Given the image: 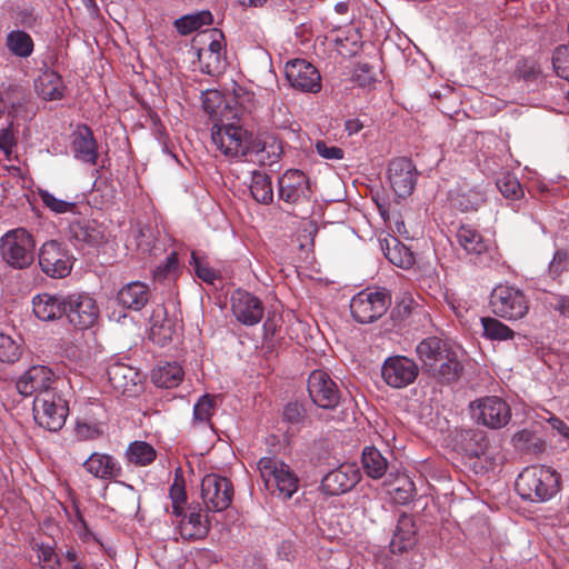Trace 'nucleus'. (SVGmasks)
I'll list each match as a JSON object with an SVG mask.
<instances>
[{
    "label": "nucleus",
    "mask_w": 569,
    "mask_h": 569,
    "mask_svg": "<svg viewBox=\"0 0 569 569\" xmlns=\"http://www.w3.org/2000/svg\"><path fill=\"white\" fill-rule=\"evenodd\" d=\"M460 446L469 457L480 458L487 453L489 439L480 429H468L460 433Z\"/></svg>",
    "instance_id": "33"
},
{
    "label": "nucleus",
    "mask_w": 569,
    "mask_h": 569,
    "mask_svg": "<svg viewBox=\"0 0 569 569\" xmlns=\"http://www.w3.org/2000/svg\"><path fill=\"white\" fill-rule=\"evenodd\" d=\"M249 149L250 160L261 166H272L283 152L282 141L274 136H267L263 140L252 138Z\"/></svg>",
    "instance_id": "23"
},
{
    "label": "nucleus",
    "mask_w": 569,
    "mask_h": 569,
    "mask_svg": "<svg viewBox=\"0 0 569 569\" xmlns=\"http://www.w3.org/2000/svg\"><path fill=\"white\" fill-rule=\"evenodd\" d=\"M6 48L12 56L26 59L33 53L34 42L28 32L17 29L8 32Z\"/></svg>",
    "instance_id": "36"
},
{
    "label": "nucleus",
    "mask_w": 569,
    "mask_h": 569,
    "mask_svg": "<svg viewBox=\"0 0 569 569\" xmlns=\"http://www.w3.org/2000/svg\"><path fill=\"white\" fill-rule=\"evenodd\" d=\"M250 192L253 199L263 204H269L273 200V189L271 178L260 171H253L250 184Z\"/></svg>",
    "instance_id": "41"
},
{
    "label": "nucleus",
    "mask_w": 569,
    "mask_h": 569,
    "mask_svg": "<svg viewBox=\"0 0 569 569\" xmlns=\"http://www.w3.org/2000/svg\"><path fill=\"white\" fill-rule=\"evenodd\" d=\"M82 467L93 477L103 480L114 479L121 475L120 465L112 456L106 453H91Z\"/></svg>",
    "instance_id": "28"
},
{
    "label": "nucleus",
    "mask_w": 569,
    "mask_h": 569,
    "mask_svg": "<svg viewBox=\"0 0 569 569\" xmlns=\"http://www.w3.org/2000/svg\"><path fill=\"white\" fill-rule=\"evenodd\" d=\"M64 295L39 293L32 298V311L41 321L60 319L66 312Z\"/></svg>",
    "instance_id": "27"
},
{
    "label": "nucleus",
    "mask_w": 569,
    "mask_h": 569,
    "mask_svg": "<svg viewBox=\"0 0 569 569\" xmlns=\"http://www.w3.org/2000/svg\"><path fill=\"white\" fill-rule=\"evenodd\" d=\"M477 421L491 429L505 427L511 419L510 406L496 396L485 397L476 402Z\"/></svg>",
    "instance_id": "17"
},
{
    "label": "nucleus",
    "mask_w": 569,
    "mask_h": 569,
    "mask_svg": "<svg viewBox=\"0 0 569 569\" xmlns=\"http://www.w3.org/2000/svg\"><path fill=\"white\" fill-rule=\"evenodd\" d=\"M312 190L310 180L298 169L287 170L278 179V197L291 206H303L310 202Z\"/></svg>",
    "instance_id": "11"
},
{
    "label": "nucleus",
    "mask_w": 569,
    "mask_h": 569,
    "mask_svg": "<svg viewBox=\"0 0 569 569\" xmlns=\"http://www.w3.org/2000/svg\"><path fill=\"white\" fill-rule=\"evenodd\" d=\"M64 307L63 316L74 328L80 330L92 327L99 317V308L96 301L87 295H68Z\"/></svg>",
    "instance_id": "14"
},
{
    "label": "nucleus",
    "mask_w": 569,
    "mask_h": 569,
    "mask_svg": "<svg viewBox=\"0 0 569 569\" xmlns=\"http://www.w3.org/2000/svg\"><path fill=\"white\" fill-rule=\"evenodd\" d=\"M413 482L408 479H405V486L396 488V492L398 495V499L402 502H407L413 497Z\"/></svg>",
    "instance_id": "61"
},
{
    "label": "nucleus",
    "mask_w": 569,
    "mask_h": 569,
    "mask_svg": "<svg viewBox=\"0 0 569 569\" xmlns=\"http://www.w3.org/2000/svg\"><path fill=\"white\" fill-rule=\"evenodd\" d=\"M284 73L290 87L298 91L317 93L321 90L320 72L305 59L287 62Z\"/></svg>",
    "instance_id": "16"
},
{
    "label": "nucleus",
    "mask_w": 569,
    "mask_h": 569,
    "mask_svg": "<svg viewBox=\"0 0 569 569\" xmlns=\"http://www.w3.org/2000/svg\"><path fill=\"white\" fill-rule=\"evenodd\" d=\"M308 392L312 402L322 409H335L339 406L342 396L338 385L322 370L310 373Z\"/></svg>",
    "instance_id": "13"
},
{
    "label": "nucleus",
    "mask_w": 569,
    "mask_h": 569,
    "mask_svg": "<svg viewBox=\"0 0 569 569\" xmlns=\"http://www.w3.org/2000/svg\"><path fill=\"white\" fill-rule=\"evenodd\" d=\"M0 256L2 260L13 269H28L34 262V237L24 228H16L7 231L0 238Z\"/></svg>",
    "instance_id": "3"
},
{
    "label": "nucleus",
    "mask_w": 569,
    "mask_h": 569,
    "mask_svg": "<svg viewBox=\"0 0 569 569\" xmlns=\"http://www.w3.org/2000/svg\"><path fill=\"white\" fill-rule=\"evenodd\" d=\"M53 373L46 366H32L16 382L17 391L23 397H31L44 392H54L51 389Z\"/></svg>",
    "instance_id": "20"
},
{
    "label": "nucleus",
    "mask_w": 569,
    "mask_h": 569,
    "mask_svg": "<svg viewBox=\"0 0 569 569\" xmlns=\"http://www.w3.org/2000/svg\"><path fill=\"white\" fill-rule=\"evenodd\" d=\"M211 140L223 156L240 158L248 157L252 134L233 122H216L211 129Z\"/></svg>",
    "instance_id": "4"
},
{
    "label": "nucleus",
    "mask_w": 569,
    "mask_h": 569,
    "mask_svg": "<svg viewBox=\"0 0 569 569\" xmlns=\"http://www.w3.org/2000/svg\"><path fill=\"white\" fill-rule=\"evenodd\" d=\"M68 239L77 248L98 247L106 241L104 229L96 221L74 220L67 231Z\"/></svg>",
    "instance_id": "22"
},
{
    "label": "nucleus",
    "mask_w": 569,
    "mask_h": 569,
    "mask_svg": "<svg viewBox=\"0 0 569 569\" xmlns=\"http://www.w3.org/2000/svg\"><path fill=\"white\" fill-rule=\"evenodd\" d=\"M512 441L516 448L526 452L542 450L543 443L532 431L523 429L513 435Z\"/></svg>",
    "instance_id": "47"
},
{
    "label": "nucleus",
    "mask_w": 569,
    "mask_h": 569,
    "mask_svg": "<svg viewBox=\"0 0 569 569\" xmlns=\"http://www.w3.org/2000/svg\"><path fill=\"white\" fill-rule=\"evenodd\" d=\"M515 487L522 499L545 502L560 490V475L547 466H530L518 476Z\"/></svg>",
    "instance_id": "2"
},
{
    "label": "nucleus",
    "mask_w": 569,
    "mask_h": 569,
    "mask_svg": "<svg viewBox=\"0 0 569 569\" xmlns=\"http://www.w3.org/2000/svg\"><path fill=\"white\" fill-rule=\"evenodd\" d=\"M306 418V410L302 405L298 402H289L283 409V419L292 425L303 422Z\"/></svg>",
    "instance_id": "57"
},
{
    "label": "nucleus",
    "mask_w": 569,
    "mask_h": 569,
    "mask_svg": "<svg viewBox=\"0 0 569 569\" xmlns=\"http://www.w3.org/2000/svg\"><path fill=\"white\" fill-rule=\"evenodd\" d=\"M388 179L395 193L399 198H406L412 193L416 186V166L406 157L396 158L389 163Z\"/></svg>",
    "instance_id": "18"
},
{
    "label": "nucleus",
    "mask_w": 569,
    "mask_h": 569,
    "mask_svg": "<svg viewBox=\"0 0 569 569\" xmlns=\"http://www.w3.org/2000/svg\"><path fill=\"white\" fill-rule=\"evenodd\" d=\"M34 88L37 93L47 101L62 99L66 90L61 76L50 69H46L38 76Z\"/></svg>",
    "instance_id": "30"
},
{
    "label": "nucleus",
    "mask_w": 569,
    "mask_h": 569,
    "mask_svg": "<svg viewBox=\"0 0 569 569\" xmlns=\"http://www.w3.org/2000/svg\"><path fill=\"white\" fill-rule=\"evenodd\" d=\"M171 522L183 540H200L208 536L210 521L199 505H188L179 516H171Z\"/></svg>",
    "instance_id": "12"
},
{
    "label": "nucleus",
    "mask_w": 569,
    "mask_h": 569,
    "mask_svg": "<svg viewBox=\"0 0 569 569\" xmlns=\"http://www.w3.org/2000/svg\"><path fill=\"white\" fill-rule=\"evenodd\" d=\"M200 62V69L203 73L209 76L220 74L224 69V58L212 54L210 52H197Z\"/></svg>",
    "instance_id": "49"
},
{
    "label": "nucleus",
    "mask_w": 569,
    "mask_h": 569,
    "mask_svg": "<svg viewBox=\"0 0 569 569\" xmlns=\"http://www.w3.org/2000/svg\"><path fill=\"white\" fill-rule=\"evenodd\" d=\"M362 466L369 477L379 479L386 473L388 463L378 449L367 447L362 452Z\"/></svg>",
    "instance_id": "42"
},
{
    "label": "nucleus",
    "mask_w": 569,
    "mask_h": 569,
    "mask_svg": "<svg viewBox=\"0 0 569 569\" xmlns=\"http://www.w3.org/2000/svg\"><path fill=\"white\" fill-rule=\"evenodd\" d=\"M497 188L506 199L519 200L523 197V189L520 182L510 173H506L497 180Z\"/></svg>",
    "instance_id": "48"
},
{
    "label": "nucleus",
    "mask_w": 569,
    "mask_h": 569,
    "mask_svg": "<svg viewBox=\"0 0 569 569\" xmlns=\"http://www.w3.org/2000/svg\"><path fill=\"white\" fill-rule=\"evenodd\" d=\"M416 353L422 368L429 376L442 383L457 381L463 370L457 352L439 337H428L416 347Z\"/></svg>",
    "instance_id": "1"
},
{
    "label": "nucleus",
    "mask_w": 569,
    "mask_h": 569,
    "mask_svg": "<svg viewBox=\"0 0 569 569\" xmlns=\"http://www.w3.org/2000/svg\"><path fill=\"white\" fill-rule=\"evenodd\" d=\"M190 266L193 268L196 276L207 283H213L218 278V272L209 266L204 258L199 257L194 251L191 253Z\"/></svg>",
    "instance_id": "50"
},
{
    "label": "nucleus",
    "mask_w": 569,
    "mask_h": 569,
    "mask_svg": "<svg viewBox=\"0 0 569 569\" xmlns=\"http://www.w3.org/2000/svg\"><path fill=\"white\" fill-rule=\"evenodd\" d=\"M213 17L210 11L203 10L191 14L180 17L174 21L177 31L182 36H188L193 31H198L203 26H210Z\"/></svg>",
    "instance_id": "39"
},
{
    "label": "nucleus",
    "mask_w": 569,
    "mask_h": 569,
    "mask_svg": "<svg viewBox=\"0 0 569 569\" xmlns=\"http://www.w3.org/2000/svg\"><path fill=\"white\" fill-rule=\"evenodd\" d=\"M184 376L182 367L177 362H166L152 370L153 383L160 388H174L179 386Z\"/></svg>",
    "instance_id": "35"
},
{
    "label": "nucleus",
    "mask_w": 569,
    "mask_h": 569,
    "mask_svg": "<svg viewBox=\"0 0 569 569\" xmlns=\"http://www.w3.org/2000/svg\"><path fill=\"white\" fill-rule=\"evenodd\" d=\"M209 39H210L209 47L207 49H199L198 52H203V53L210 52L212 54H217V56L224 58V51H223V46H222V41L224 39L223 33L216 28L211 29L209 31Z\"/></svg>",
    "instance_id": "56"
},
{
    "label": "nucleus",
    "mask_w": 569,
    "mask_h": 569,
    "mask_svg": "<svg viewBox=\"0 0 569 569\" xmlns=\"http://www.w3.org/2000/svg\"><path fill=\"white\" fill-rule=\"evenodd\" d=\"M233 493L230 479L220 475H206L201 481V498L208 511L219 512L228 509Z\"/></svg>",
    "instance_id": "10"
},
{
    "label": "nucleus",
    "mask_w": 569,
    "mask_h": 569,
    "mask_svg": "<svg viewBox=\"0 0 569 569\" xmlns=\"http://www.w3.org/2000/svg\"><path fill=\"white\" fill-rule=\"evenodd\" d=\"M490 307L492 312L508 320H518L528 312V301L517 288L509 286L496 287L490 296Z\"/></svg>",
    "instance_id": "9"
},
{
    "label": "nucleus",
    "mask_w": 569,
    "mask_h": 569,
    "mask_svg": "<svg viewBox=\"0 0 569 569\" xmlns=\"http://www.w3.org/2000/svg\"><path fill=\"white\" fill-rule=\"evenodd\" d=\"M258 469L266 487H276L283 499H290L298 490L299 479L284 462L272 457H262L258 461Z\"/></svg>",
    "instance_id": "6"
},
{
    "label": "nucleus",
    "mask_w": 569,
    "mask_h": 569,
    "mask_svg": "<svg viewBox=\"0 0 569 569\" xmlns=\"http://www.w3.org/2000/svg\"><path fill=\"white\" fill-rule=\"evenodd\" d=\"M359 479V470L353 465L345 463L328 472L323 477L320 488L328 496H339L351 490Z\"/></svg>",
    "instance_id": "21"
},
{
    "label": "nucleus",
    "mask_w": 569,
    "mask_h": 569,
    "mask_svg": "<svg viewBox=\"0 0 569 569\" xmlns=\"http://www.w3.org/2000/svg\"><path fill=\"white\" fill-rule=\"evenodd\" d=\"M108 379L111 387L121 395H132L140 381L138 370L129 365L116 362L108 368Z\"/></svg>",
    "instance_id": "25"
},
{
    "label": "nucleus",
    "mask_w": 569,
    "mask_h": 569,
    "mask_svg": "<svg viewBox=\"0 0 569 569\" xmlns=\"http://www.w3.org/2000/svg\"><path fill=\"white\" fill-rule=\"evenodd\" d=\"M38 263L46 276L62 279L71 272L73 257L62 243L49 240L39 249Z\"/></svg>",
    "instance_id": "8"
},
{
    "label": "nucleus",
    "mask_w": 569,
    "mask_h": 569,
    "mask_svg": "<svg viewBox=\"0 0 569 569\" xmlns=\"http://www.w3.org/2000/svg\"><path fill=\"white\" fill-rule=\"evenodd\" d=\"M456 238L468 254L480 256L488 250V243L482 234L470 224H461L456 232Z\"/></svg>",
    "instance_id": "32"
},
{
    "label": "nucleus",
    "mask_w": 569,
    "mask_h": 569,
    "mask_svg": "<svg viewBox=\"0 0 569 569\" xmlns=\"http://www.w3.org/2000/svg\"><path fill=\"white\" fill-rule=\"evenodd\" d=\"M569 267V252L565 249H559L553 253V257L548 267V273L552 279L559 278Z\"/></svg>",
    "instance_id": "53"
},
{
    "label": "nucleus",
    "mask_w": 569,
    "mask_h": 569,
    "mask_svg": "<svg viewBox=\"0 0 569 569\" xmlns=\"http://www.w3.org/2000/svg\"><path fill=\"white\" fill-rule=\"evenodd\" d=\"M319 156L329 160H340L343 158V150L336 146H328L325 141L318 140L315 144Z\"/></svg>",
    "instance_id": "58"
},
{
    "label": "nucleus",
    "mask_w": 569,
    "mask_h": 569,
    "mask_svg": "<svg viewBox=\"0 0 569 569\" xmlns=\"http://www.w3.org/2000/svg\"><path fill=\"white\" fill-rule=\"evenodd\" d=\"M31 548L37 552V563L42 569H57L59 567L60 561L53 547L33 540Z\"/></svg>",
    "instance_id": "44"
},
{
    "label": "nucleus",
    "mask_w": 569,
    "mask_h": 569,
    "mask_svg": "<svg viewBox=\"0 0 569 569\" xmlns=\"http://www.w3.org/2000/svg\"><path fill=\"white\" fill-rule=\"evenodd\" d=\"M178 269V257L176 252H171L153 271L154 279L161 281L172 274Z\"/></svg>",
    "instance_id": "54"
},
{
    "label": "nucleus",
    "mask_w": 569,
    "mask_h": 569,
    "mask_svg": "<svg viewBox=\"0 0 569 569\" xmlns=\"http://www.w3.org/2000/svg\"><path fill=\"white\" fill-rule=\"evenodd\" d=\"M553 309L559 311L562 316L569 317V297L559 296L552 305Z\"/></svg>",
    "instance_id": "63"
},
{
    "label": "nucleus",
    "mask_w": 569,
    "mask_h": 569,
    "mask_svg": "<svg viewBox=\"0 0 569 569\" xmlns=\"http://www.w3.org/2000/svg\"><path fill=\"white\" fill-rule=\"evenodd\" d=\"M418 375V365L412 359L405 356L387 358L381 368V376L385 382L397 389L413 383Z\"/></svg>",
    "instance_id": "15"
},
{
    "label": "nucleus",
    "mask_w": 569,
    "mask_h": 569,
    "mask_svg": "<svg viewBox=\"0 0 569 569\" xmlns=\"http://www.w3.org/2000/svg\"><path fill=\"white\" fill-rule=\"evenodd\" d=\"M222 102V98L218 91H209L202 99V107L204 111L214 119L218 114L217 107Z\"/></svg>",
    "instance_id": "59"
},
{
    "label": "nucleus",
    "mask_w": 569,
    "mask_h": 569,
    "mask_svg": "<svg viewBox=\"0 0 569 569\" xmlns=\"http://www.w3.org/2000/svg\"><path fill=\"white\" fill-rule=\"evenodd\" d=\"M231 309L236 319L244 326H254L263 317L262 301L244 290H236L231 295Z\"/></svg>",
    "instance_id": "19"
},
{
    "label": "nucleus",
    "mask_w": 569,
    "mask_h": 569,
    "mask_svg": "<svg viewBox=\"0 0 569 569\" xmlns=\"http://www.w3.org/2000/svg\"><path fill=\"white\" fill-rule=\"evenodd\" d=\"M17 19L19 23L26 28H32L37 21L36 16L32 10L23 9L17 13Z\"/></svg>",
    "instance_id": "62"
},
{
    "label": "nucleus",
    "mask_w": 569,
    "mask_h": 569,
    "mask_svg": "<svg viewBox=\"0 0 569 569\" xmlns=\"http://www.w3.org/2000/svg\"><path fill=\"white\" fill-rule=\"evenodd\" d=\"M17 144L13 122L10 121L4 128L0 129V150L10 159L12 148Z\"/></svg>",
    "instance_id": "55"
},
{
    "label": "nucleus",
    "mask_w": 569,
    "mask_h": 569,
    "mask_svg": "<svg viewBox=\"0 0 569 569\" xmlns=\"http://www.w3.org/2000/svg\"><path fill=\"white\" fill-rule=\"evenodd\" d=\"M169 496L172 501L171 516H179L180 509L184 508L183 505L187 501L184 480L180 473V469L176 471L174 480L169 490Z\"/></svg>",
    "instance_id": "45"
},
{
    "label": "nucleus",
    "mask_w": 569,
    "mask_h": 569,
    "mask_svg": "<svg viewBox=\"0 0 569 569\" xmlns=\"http://www.w3.org/2000/svg\"><path fill=\"white\" fill-rule=\"evenodd\" d=\"M381 249L385 257L395 266L407 269L415 263V257L410 249L397 238L386 239L381 243Z\"/></svg>",
    "instance_id": "34"
},
{
    "label": "nucleus",
    "mask_w": 569,
    "mask_h": 569,
    "mask_svg": "<svg viewBox=\"0 0 569 569\" xmlns=\"http://www.w3.org/2000/svg\"><path fill=\"white\" fill-rule=\"evenodd\" d=\"M481 323L487 339L506 341L515 337V331L496 318H482Z\"/></svg>",
    "instance_id": "43"
},
{
    "label": "nucleus",
    "mask_w": 569,
    "mask_h": 569,
    "mask_svg": "<svg viewBox=\"0 0 569 569\" xmlns=\"http://www.w3.org/2000/svg\"><path fill=\"white\" fill-rule=\"evenodd\" d=\"M217 408L216 396L206 393L193 406L192 426L196 428H213L211 418Z\"/></svg>",
    "instance_id": "37"
},
{
    "label": "nucleus",
    "mask_w": 569,
    "mask_h": 569,
    "mask_svg": "<svg viewBox=\"0 0 569 569\" xmlns=\"http://www.w3.org/2000/svg\"><path fill=\"white\" fill-rule=\"evenodd\" d=\"M277 555L280 559L291 561L295 559L296 556V549L291 541H282L278 549Z\"/></svg>",
    "instance_id": "60"
},
{
    "label": "nucleus",
    "mask_w": 569,
    "mask_h": 569,
    "mask_svg": "<svg viewBox=\"0 0 569 569\" xmlns=\"http://www.w3.org/2000/svg\"><path fill=\"white\" fill-rule=\"evenodd\" d=\"M126 457L129 462L146 467L156 460L157 451L146 441H133L128 446Z\"/></svg>",
    "instance_id": "40"
},
{
    "label": "nucleus",
    "mask_w": 569,
    "mask_h": 569,
    "mask_svg": "<svg viewBox=\"0 0 569 569\" xmlns=\"http://www.w3.org/2000/svg\"><path fill=\"white\" fill-rule=\"evenodd\" d=\"M150 296L151 292L146 283L133 281L119 290L117 300L123 308L139 311L148 303Z\"/></svg>",
    "instance_id": "29"
},
{
    "label": "nucleus",
    "mask_w": 569,
    "mask_h": 569,
    "mask_svg": "<svg viewBox=\"0 0 569 569\" xmlns=\"http://www.w3.org/2000/svg\"><path fill=\"white\" fill-rule=\"evenodd\" d=\"M32 412L40 427L56 432L64 426L69 409L61 396L56 392H44L36 396Z\"/></svg>",
    "instance_id": "5"
},
{
    "label": "nucleus",
    "mask_w": 569,
    "mask_h": 569,
    "mask_svg": "<svg viewBox=\"0 0 569 569\" xmlns=\"http://www.w3.org/2000/svg\"><path fill=\"white\" fill-rule=\"evenodd\" d=\"M166 315V310L163 307H158L153 310L150 322V337L153 341L158 343H166L170 341L173 333V323L171 320L167 318H161V316Z\"/></svg>",
    "instance_id": "38"
},
{
    "label": "nucleus",
    "mask_w": 569,
    "mask_h": 569,
    "mask_svg": "<svg viewBox=\"0 0 569 569\" xmlns=\"http://www.w3.org/2000/svg\"><path fill=\"white\" fill-rule=\"evenodd\" d=\"M552 66L557 76L569 82V47L560 46L553 51Z\"/></svg>",
    "instance_id": "51"
},
{
    "label": "nucleus",
    "mask_w": 569,
    "mask_h": 569,
    "mask_svg": "<svg viewBox=\"0 0 569 569\" xmlns=\"http://www.w3.org/2000/svg\"><path fill=\"white\" fill-rule=\"evenodd\" d=\"M417 543V526L413 517L402 512L397 521L396 529L390 541V550L395 555L403 553Z\"/></svg>",
    "instance_id": "24"
},
{
    "label": "nucleus",
    "mask_w": 569,
    "mask_h": 569,
    "mask_svg": "<svg viewBox=\"0 0 569 569\" xmlns=\"http://www.w3.org/2000/svg\"><path fill=\"white\" fill-rule=\"evenodd\" d=\"M390 305L391 297L386 289H366L351 299L350 311L357 322L371 323L381 318Z\"/></svg>",
    "instance_id": "7"
},
{
    "label": "nucleus",
    "mask_w": 569,
    "mask_h": 569,
    "mask_svg": "<svg viewBox=\"0 0 569 569\" xmlns=\"http://www.w3.org/2000/svg\"><path fill=\"white\" fill-rule=\"evenodd\" d=\"M88 415L92 416V420L78 421L76 431L82 439H96L103 432L101 427L107 420V413L100 403H91Z\"/></svg>",
    "instance_id": "31"
},
{
    "label": "nucleus",
    "mask_w": 569,
    "mask_h": 569,
    "mask_svg": "<svg viewBox=\"0 0 569 569\" xmlns=\"http://www.w3.org/2000/svg\"><path fill=\"white\" fill-rule=\"evenodd\" d=\"M39 197L43 204L56 213H64L74 209L76 203L56 198L47 190H40Z\"/></svg>",
    "instance_id": "52"
},
{
    "label": "nucleus",
    "mask_w": 569,
    "mask_h": 569,
    "mask_svg": "<svg viewBox=\"0 0 569 569\" xmlns=\"http://www.w3.org/2000/svg\"><path fill=\"white\" fill-rule=\"evenodd\" d=\"M363 128V123L359 119H349L345 123V129L349 134H356Z\"/></svg>",
    "instance_id": "64"
},
{
    "label": "nucleus",
    "mask_w": 569,
    "mask_h": 569,
    "mask_svg": "<svg viewBox=\"0 0 569 569\" xmlns=\"http://www.w3.org/2000/svg\"><path fill=\"white\" fill-rule=\"evenodd\" d=\"M21 355V345L12 337L0 332V361L4 363H14L20 359Z\"/></svg>",
    "instance_id": "46"
},
{
    "label": "nucleus",
    "mask_w": 569,
    "mask_h": 569,
    "mask_svg": "<svg viewBox=\"0 0 569 569\" xmlns=\"http://www.w3.org/2000/svg\"><path fill=\"white\" fill-rule=\"evenodd\" d=\"M71 149L74 158L96 164L98 160V143L92 130L88 126H80L72 134Z\"/></svg>",
    "instance_id": "26"
}]
</instances>
